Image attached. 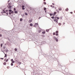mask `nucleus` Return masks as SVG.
<instances>
[{
	"label": "nucleus",
	"mask_w": 75,
	"mask_h": 75,
	"mask_svg": "<svg viewBox=\"0 0 75 75\" xmlns=\"http://www.w3.org/2000/svg\"><path fill=\"white\" fill-rule=\"evenodd\" d=\"M23 20V19L22 18H21L20 19V21H22Z\"/></svg>",
	"instance_id": "nucleus-21"
},
{
	"label": "nucleus",
	"mask_w": 75,
	"mask_h": 75,
	"mask_svg": "<svg viewBox=\"0 0 75 75\" xmlns=\"http://www.w3.org/2000/svg\"><path fill=\"white\" fill-rule=\"evenodd\" d=\"M4 13H6V11H4Z\"/></svg>",
	"instance_id": "nucleus-51"
},
{
	"label": "nucleus",
	"mask_w": 75,
	"mask_h": 75,
	"mask_svg": "<svg viewBox=\"0 0 75 75\" xmlns=\"http://www.w3.org/2000/svg\"><path fill=\"white\" fill-rule=\"evenodd\" d=\"M58 19H57V18H55V19L54 20V21H55L56 24H57L58 23Z\"/></svg>",
	"instance_id": "nucleus-1"
},
{
	"label": "nucleus",
	"mask_w": 75,
	"mask_h": 75,
	"mask_svg": "<svg viewBox=\"0 0 75 75\" xmlns=\"http://www.w3.org/2000/svg\"><path fill=\"white\" fill-rule=\"evenodd\" d=\"M2 35H0V37H2Z\"/></svg>",
	"instance_id": "nucleus-47"
},
{
	"label": "nucleus",
	"mask_w": 75,
	"mask_h": 75,
	"mask_svg": "<svg viewBox=\"0 0 75 75\" xmlns=\"http://www.w3.org/2000/svg\"><path fill=\"white\" fill-rule=\"evenodd\" d=\"M56 33H58V31H56Z\"/></svg>",
	"instance_id": "nucleus-28"
},
{
	"label": "nucleus",
	"mask_w": 75,
	"mask_h": 75,
	"mask_svg": "<svg viewBox=\"0 0 75 75\" xmlns=\"http://www.w3.org/2000/svg\"><path fill=\"white\" fill-rule=\"evenodd\" d=\"M11 61L12 62V63H14L15 61H13V59H11Z\"/></svg>",
	"instance_id": "nucleus-3"
},
{
	"label": "nucleus",
	"mask_w": 75,
	"mask_h": 75,
	"mask_svg": "<svg viewBox=\"0 0 75 75\" xmlns=\"http://www.w3.org/2000/svg\"><path fill=\"white\" fill-rule=\"evenodd\" d=\"M35 25H38V23H35Z\"/></svg>",
	"instance_id": "nucleus-6"
},
{
	"label": "nucleus",
	"mask_w": 75,
	"mask_h": 75,
	"mask_svg": "<svg viewBox=\"0 0 75 75\" xmlns=\"http://www.w3.org/2000/svg\"><path fill=\"white\" fill-rule=\"evenodd\" d=\"M44 4H46V2H44Z\"/></svg>",
	"instance_id": "nucleus-41"
},
{
	"label": "nucleus",
	"mask_w": 75,
	"mask_h": 75,
	"mask_svg": "<svg viewBox=\"0 0 75 75\" xmlns=\"http://www.w3.org/2000/svg\"><path fill=\"white\" fill-rule=\"evenodd\" d=\"M58 13H59V11H58Z\"/></svg>",
	"instance_id": "nucleus-57"
},
{
	"label": "nucleus",
	"mask_w": 75,
	"mask_h": 75,
	"mask_svg": "<svg viewBox=\"0 0 75 75\" xmlns=\"http://www.w3.org/2000/svg\"><path fill=\"white\" fill-rule=\"evenodd\" d=\"M8 5H11V4H10V3H9V4H8Z\"/></svg>",
	"instance_id": "nucleus-43"
},
{
	"label": "nucleus",
	"mask_w": 75,
	"mask_h": 75,
	"mask_svg": "<svg viewBox=\"0 0 75 75\" xmlns=\"http://www.w3.org/2000/svg\"><path fill=\"white\" fill-rule=\"evenodd\" d=\"M46 9H47V8H44V10H46Z\"/></svg>",
	"instance_id": "nucleus-24"
},
{
	"label": "nucleus",
	"mask_w": 75,
	"mask_h": 75,
	"mask_svg": "<svg viewBox=\"0 0 75 75\" xmlns=\"http://www.w3.org/2000/svg\"><path fill=\"white\" fill-rule=\"evenodd\" d=\"M56 35L57 36H58V34L56 33Z\"/></svg>",
	"instance_id": "nucleus-30"
},
{
	"label": "nucleus",
	"mask_w": 75,
	"mask_h": 75,
	"mask_svg": "<svg viewBox=\"0 0 75 75\" xmlns=\"http://www.w3.org/2000/svg\"><path fill=\"white\" fill-rule=\"evenodd\" d=\"M6 14L7 15H8V13H6Z\"/></svg>",
	"instance_id": "nucleus-52"
},
{
	"label": "nucleus",
	"mask_w": 75,
	"mask_h": 75,
	"mask_svg": "<svg viewBox=\"0 0 75 75\" xmlns=\"http://www.w3.org/2000/svg\"><path fill=\"white\" fill-rule=\"evenodd\" d=\"M44 1H45V0H43Z\"/></svg>",
	"instance_id": "nucleus-56"
},
{
	"label": "nucleus",
	"mask_w": 75,
	"mask_h": 75,
	"mask_svg": "<svg viewBox=\"0 0 75 75\" xmlns=\"http://www.w3.org/2000/svg\"><path fill=\"white\" fill-rule=\"evenodd\" d=\"M3 64L4 65H6V63L5 62H4V63Z\"/></svg>",
	"instance_id": "nucleus-16"
},
{
	"label": "nucleus",
	"mask_w": 75,
	"mask_h": 75,
	"mask_svg": "<svg viewBox=\"0 0 75 75\" xmlns=\"http://www.w3.org/2000/svg\"><path fill=\"white\" fill-rule=\"evenodd\" d=\"M52 15H52V16H55V15H54V14H53Z\"/></svg>",
	"instance_id": "nucleus-44"
},
{
	"label": "nucleus",
	"mask_w": 75,
	"mask_h": 75,
	"mask_svg": "<svg viewBox=\"0 0 75 75\" xmlns=\"http://www.w3.org/2000/svg\"><path fill=\"white\" fill-rule=\"evenodd\" d=\"M22 10H25V8H22Z\"/></svg>",
	"instance_id": "nucleus-42"
},
{
	"label": "nucleus",
	"mask_w": 75,
	"mask_h": 75,
	"mask_svg": "<svg viewBox=\"0 0 75 75\" xmlns=\"http://www.w3.org/2000/svg\"><path fill=\"white\" fill-rule=\"evenodd\" d=\"M14 13H18V12H17V11H15Z\"/></svg>",
	"instance_id": "nucleus-11"
},
{
	"label": "nucleus",
	"mask_w": 75,
	"mask_h": 75,
	"mask_svg": "<svg viewBox=\"0 0 75 75\" xmlns=\"http://www.w3.org/2000/svg\"><path fill=\"white\" fill-rule=\"evenodd\" d=\"M61 25V23H59V25Z\"/></svg>",
	"instance_id": "nucleus-27"
},
{
	"label": "nucleus",
	"mask_w": 75,
	"mask_h": 75,
	"mask_svg": "<svg viewBox=\"0 0 75 75\" xmlns=\"http://www.w3.org/2000/svg\"><path fill=\"white\" fill-rule=\"evenodd\" d=\"M18 64L19 65H20V64H21V62H19L18 63Z\"/></svg>",
	"instance_id": "nucleus-15"
},
{
	"label": "nucleus",
	"mask_w": 75,
	"mask_h": 75,
	"mask_svg": "<svg viewBox=\"0 0 75 75\" xmlns=\"http://www.w3.org/2000/svg\"><path fill=\"white\" fill-rule=\"evenodd\" d=\"M40 18H41V17H39V19H40Z\"/></svg>",
	"instance_id": "nucleus-53"
},
{
	"label": "nucleus",
	"mask_w": 75,
	"mask_h": 75,
	"mask_svg": "<svg viewBox=\"0 0 75 75\" xmlns=\"http://www.w3.org/2000/svg\"><path fill=\"white\" fill-rule=\"evenodd\" d=\"M11 66H13V63H11Z\"/></svg>",
	"instance_id": "nucleus-31"
},
{
	"label": "nucleus",
	"mask_w": 75,
	"mask_h": 75,
	"mask_svg": "<svg viewBox=\"0 0 75 75\" xmlns=\"http://www.w3.org/2000/svg\"><path fill=\"white\" fill-rule=\"evenodd\" d=\"M55 18H57L58 20H59V18L58 17H56Z\"/></svg>",
	"instance_id": "nucleus-12"
},
{
	"label": "nucleus",
	"mask_w": 75,
	"mask_h": 75,
	"mask_svg": "<svg viewBox=\"0 0 75 75\" xmlns=\"http://www.w3.org/2000/svg\"><path fill=\"white\" fill-rule=\"evenodd\" d=\"M45 12H46V11H45Z\"/></svg>",
	"instance_id": "nucleus-60"
},
{
	"label": "nucleus",
	"mask_w": 75,
	"mask_h": 75,
	"mask_svg": "<svg viewBox=\"0 0 75 75\" xmlns=\"http://www.w3.org/2000/svg\"><path fill=\"white\" fill-rule=\"evenodd\" d=\"M65 23H63V25H64V24H65Z\"/></svg>",
	"instance_id": "nucleus-45"
},
{
	"label": "nucleus",
	"mask_w": 75,
	"mask_h": 75,
	"mask_svg": "<svg viewBox=\"0 0 75 75\" xmlns=\"http://www.w3.org/2000/svg\"><path fill=\"white\" fill-rule=\"evenodd\" d=\"M68 8H66V10H65V11H68Z\"/></svg>",
	"instance_id": "nucleus-8"
},
{
	"label": "nucleus",
	"mask_w": 75,
	"mask_h": 75,
	"mask_svg": "<svg viewBox=\"0 0 75 75\" xmlns=\"http://www.w3.org/2000/svg\"><path fill=\"white\" fill-rule=\"evenodd\" d=\"M3 46V44H1V47H2Z\"/></svg>",
	"instance_id": "nucleus-32"
},
{
	"label": "nucleus",
	"mask_w": 75,
	"mask_h": 75,
	"mask_svg": "<svg viewBox=\"0 0 75 75\" xmlns=\"http://www.w3.org/2000/svg\"><path fill=\"white\" fill-rule=\"evenodd\" d=\"M4 62H5V61L6 62V59H4Z\"/></svg>",
	"instance_id": "nucleus-33"
},
{
	"label": "nucleus",
	"mask_w": 75,
	"mask_h": 75,
	"mask_svg": "<svg viewBox=\"0 0 75 75\" xmlns=\"http://www.w3.org/2000/svg\"><path fill=\"white\" fill-rule=\"evenodd\" d=\"M11 13H12V14H13V13H14V11H12L11 12Z\"/></svg>",
	"instance_id": "nucleus-25"
},
{
	"label": "nucleus",
	"mask_w": 75,
	"mask_h": 75,
	"mask_svg": "<svg viewBox=\"0 0 75 75\" xmlns=\"http://www.w3.org/2000/svg\"><path fill=\"white\" fill-rule=\"evenodd\" d=\"M7 69H9V68H10V67H9V66H8V67H7Z\"/></svg>",
	"instance_id": "nucleus-23"
},
{
	"label": "nucleus",
	"mask_w": 75,
	"mask_h": 75,
	"mask_svg": "<svg viewBox=\"0 0 75 75\" xmlns=\"http://www.w3.org/2000/svg\"><path fill=\"white\" fill-rule=\"evenodd\" d=\"M15 51H17V49L16 48H15Z\"/></svg>",
	"instance_id": "nucleus-13"
},
{
	"label": "nucleus",
	"mask_w": 75,
	"mask_h": 75,
	"mask_svg": "<svg viewBox=\"0 0 75 75\" xmlns=\"http://www.w3.org/2000/svg\"><path fill=\"white\" fill-rule=\"evenodd\" d=\"M50 7H53L52 5H51Z\"/></svg>",
	"instance_id": "nucleus-48"
},
{
	"label": "nucleus",
	"mask_w": 75,
	"mask_h": 75,
	"mask_svg": "<svg viewBox=\"0 0 75 75\" xmlns=\"http://www.w3.org/2000/svg\"><path fill=\"white\" fill-rule=\"evenodd\" d=\"M0 59H1L3 60V59H3V58H0Z\"/></svg>",
	"instance_id": "nucleus-40"
},
{
	"label": "nucleus",
	"mask_w": 75,
	"mask_h": 75,
	"mask_svg": "<svg viewBox=\"0 0 75 75\" xmlns=\"http://www.w3.org/2000/svg\"><path fill=\"white\" fill-rule=\"evenodd\" d=\"M70 13H71V14H72V13H73L72 12H71Z\"/></svg>",
	"instance_id": "nucleus-49"
},
{
	"label": "nucleus",
	"mask_w": 75,
	"mask_h": 75,
	"mask_svg": "<svg viewBox=\"0 0 75 75\" xmlns=\"http://www.w3.org/2000/svg\"><path fill=\"white\" fill-rule=\"evenodd\" d=\"M42 34H45V31H43V32H42Z\"/></svg>",
	"instance_id": "nucleus-7"
},
{
	"label": "nucleus",
	"mask_w": 75,
	"mask_h": 75,
	"mask_svg": "<svg viewBox=\"0 0 75 75\" xmlns=\"http://www.w3.org/2000/svg\"><path fill=\"white\" fill-rule=\"evenodd\" d=\"M6 52H8V50L6 49Z\"/></svg>",
	"instance_id": "nucleus-36"
},
{
	"label": "nucleus",
	"mask_w": 75,
	"mask_h": 75,
	"mask_svg": "<svg viewBox=\"0 0 75 75\" xmlns=\"http://www.w3.org/2000/svg\"><path fill=\"white\" fill-rule=\"evenodd\" d=\"M5 48H6V47H5V46H3V48H4V49H5Z\"/></svg>",
	"instance_id": "nucleus-26"
},
{
	"label": "nucleus",
	"mask_w": 75,
	"mask_h": 75,
	"mask_svg": "<svg viewBox=\"0 0 75 75\" xmlns=\"http://www.w3.org/2000/svg\"><path fill=\"white\" fill-rule=\"evenodd\" d=\"M55 17L54 16H52L51 17L52 18H54Z\"/></svg>",
	"instance_id": "nucleus-22"
},
{
	"label": "nucleus",
	"mask_w": 75,
	"mask_h": 75,
	"mask_svg": "<svg viewBox=\"0 0 75 75\" xmlns=\"http://www.w3.org/2000/svg\"><path fill=\"white\" fill-rule=\"evenodd\" d=\"M9 11L10 12H11V9L9 10Z\"/></svg>",
	"instance_id": "nucleus-35"
},
{
	"label": "nucleus",
	"mask_w": 75,
	"mask_h": 75,
	"mask_svg": "<svg viewBox=\"0 0 75 75\" xmlns=\"http://www.w3.org/2000/svg\"><path fill=\"white\" fill-rule=\"evenodd\" d=\"M57 14V12H54V15H55V14Z\"/></svg>",
	"instance_id": "nucleus-17"
},
{
	"label": "nucleus",
	"mask_w": 75,
	"mask_h": 75,
	"mask_svg": "<svg viewBox=\"0 0 75 75\" xmlns=\"http://www.w3.org/2000/svg\"><path fill=\"white\" fill-rule=\"evenodd\" d=\"M9 1H8V2H9Z\"/></svg>",
	"instance_id": "nucleus-54"
},
{
	"label": "nucleus",
	"mask_w": 75,
	"mask_h": 75,
	"mask_svg": "<svg viewBox=\"0 0 75 75\" xmlns=\"http://www.w3.org/2000/svg\"><path fill=\"white\" fill-rule=\"evenodd\" d=\"M7 7L8 8V9H11V6L9 5Z\"/></svg>",
	"instance_id": "nucleus-2"
},
{
	"label": "nucleus",
	"mask_w": 75,
	"mask_h": 75,
	"mask_svg": "<svg viewBox=\"0 0 75 75\" xmlns=\"http://www.w3.org/2000/svg\"><path fill=\"white\" fill-rule=\"evenodd\" d=\"M52 5H53V6H54V3H52Z\"/></svg>",
	"instance_id": "nucleus-46"
},
{
	"label": "nucleus",
	"mask_w": 75,
	"mask_h": 75,
	"mask_svg": "<svg viewBox=\"0 0 75 75\" xmlns=\"http://www.w3.org/2000/svg\"><path fill=\"white\" fill-rule=\"evenodd\" d=\"M22 8H24V6H23V5L22 6Z\"/></svg>",
	"instance_id": "nucleus-34"
},
{
	"label": "nucleus",
	"mask_w": 75,
	"mask_h": 75,
	"mask_svg": "<svg viewBox=\"0 0 75 75\" xmlns=\"http://www.w3.org/2000/svg\"><path fill=\"white\" fill-rule=\"evenodd\" d=\"M33 24L32 23H30V26L32 27L33 26Z\"/></svg>",
	"instance_id": "nucleus-9"
},
{
	"label": "nucleus",
	"mask_w": 75,
	"mask_h": 75,
	"mask_svg": "<svg viewBox=\"0 0 75 75\" xmlns=\"http://www.w3.org/2000/svg\"><path fill=\"white\" fill-rule=\"evenodd\" d=\"M25 15H26V16H28V14H27V13L25 12Z\"/></svg>",
	"instance_id": "nucleus-10"
},
{
	"label": "nucleus",
	"mask_w": 75,
	"mask_h": 75,
	"mask_svg": "<svg viewBox=\"0 0 75 75\" xmlns=\"http://www.w3.org/2000/svg\"><path fill=\"white\" fill-rule=\"evenodd\" d=\"M45 12H46V11H45Z\"/></svg>",
	"instance_id": "nucleus-59"
},
{
	"label": "nucleus",
	"mask_w": 75,
	"mask_h": 75,
	"mask_svg": "<svg viewBox=\"0 0 75 75\" xmlns=\"http://www.w3.org/2000/svg\"><path fill=\"white\" fill-rule=\"evenodd\" d=\"M50 16H53V15H52V14H51V13H50Z\"/></svg>",
	"instance_id": "nucleus-19"
},
{
	"label": "nucleus",
	"mask_w": 75,
	"mask_h": 75,
	"mask_svg": "<svg viewBox=\"0 0 75 75\" xmlns=\"http://www.w3.org/2000/svg\"><path fill=\"white\" fill-rule=\"evenodd\" d=\"M32 21H33V19H32L31 20H29V23H31Z\"/></svg>",
	"instance_id": "nucleus-4"
},
{
	"label": "nucleus",
	"mask_w": 75,
	"mask_h": 75,
	"mask_svg": "<svg viewBox=\"0 0 75 75\" xmlns=\"http://www.w3.org/2000/svg\"><path fill=\"white\" fill-rule=\"evenodd\" d=\"M55 34H56V33H53V35H55Z\"/></svg>",
	"instance_id": "nucleus-38"
},
{
	"label": "nucleus",
	"mask_w": 75,
	"mask_h": 75,
	"mask_svg": "<svg viewBox=\"0 0 75 75\" xmlns=\"http://www.w3.org/2000/svg\"><path fill=\"white\" fill-rule=\"evenodd\" d=\"M8 59H7L6 60V62H8Z\"/></svg>",
	"instance_id": "nucleus-20"
},
{
	"label": "nucleus",
	"mask_w": 75,
	"mask_h": 75,
	"mask_svg": "<svg viewBox=\"0 0 75 75\" xmlns=\"http://www.w3.org/2000/svg\"><path fill=\"white\" fill-rule=\"evenodd\" d=\"M46 31L47 32H48L49 31V30H48V29L46 30Z\"/></svg>",
	"instance_id": "nucleus-18"
},
{
	"label": "nucleus",
	"mask_w": 75,
	"mask_h": 75,
	"mask_svg": "<svg viewBox=\"0 0 75 75\" xmlns=\"http://www.w3.org/2000/svg\"><path fill=\"white\" fill-rule=\"evenodd\" d=\"M74 13H75V11H74Z\"/></svg>",
	"instance_id": "nucleus-58"
},
{
	"label": "nucleus",
	"mask_w": 75,
	"mask_h": 75,
	"mask_svg": "<svg viewBox=\"0 0 75 75\" xmlns=\"http://www.w3.org/2000/svg\"><path fill=\"white\" fill-rule=\"evenodd\" d=\"M55 9H56V7H55Z\"/></svg>",
	"instance_id": "nucleus-55"
},
{
	"label": "nucleus",
	"mask_w": 75,
	"mask_h": 75,
	"mask_svg": "<svg viewBox=\"0 0 75 75\" xmlns=\"http://www.w3.org/2000/svg\"><path fill=\"white\" fill-rule=\"evenodd\" d=\"M54 7H55V6H53V7H52V8H54Z\"/></svg>",
	"instance_id": "nucleus-50"
},
{
	"label": "nucleus",
	"mask_w": 75,
	"mask_h": 75,
	"mask_svg": "<svg viewBox=\"0 0 75 75\" xmlns=\"http://www.w3.org/2000/svg\"><path fill=\"white\" fill-rule=\"evenodd\" d=\"M4 57H6V58L7 57V54H5V56H4Z\"/></svg>",
	"instance_id": "nucleus-14"
},
{
	"label": "nucleus",
	"mask_w": 75,
	"mask_h": 75,
	"mask_svg": "<svg viewBox=\"0 0 75 75\" xmlns=\"http://www.w3.org/2000/svg\"><path fill=\"white\" fill-rule=\"evenodd\" d=\"M56 41H57V42H58V39H56Z\"/></svg>",
	"instance_id": "nucleus-29"
},
{
	"label": "nucleus",
	"mask_w": 75,
	"mask_h": 75,
	"mask_svg": "<svg viewBox=\"0 0 75 75\" xmlns=\"http://www.w3.org/2000/svg\"><path fill=\"white\" fill-rule=\"evenodd\" d=\"M9 14H11V12H9Z\"/></svg>",
	"instance_id": "nucleus-39"
},
{
	"label": "nucleus",
	"mask_w": 75,
	"mask_h": 75,
	"mask_svg": "<svg viewBox=\"0 0 75 75\" xmlns=\"http://www.w3.org/2000/svg\"><path fill=\"white\" fill-rule=\"evenodd\" d=\"M59 10H60V11H61V10H62V8H61L59 7Z\"/></svg>",
	"instance_id": "nucleus-5"
},
{
	"label": "nucleus",
	"mask_w": 75,
	"mask_h": 75,
	"mask_svg": "<svg viewBox=\"0 0 75 75\" xmlns=\"http://www.w3.org/2000/svg\"><path fill=\"white\" fill-rule=\"evenodd\" d=\"M16 9V8H14V11H15Z\"/></svg>",
	"instance_id": "nucleus-37"
}]
</instances>
